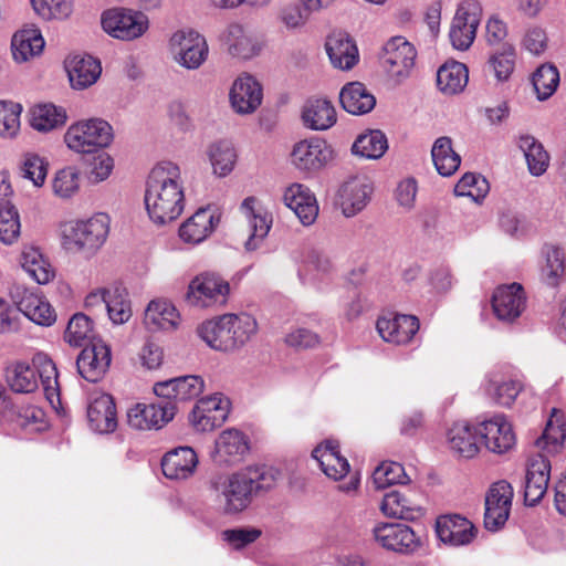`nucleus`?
<instances>
[{
    "label": "nucleus",
    "mask_w": 566,
    "mask_h": 566,
    "mask_svg": "<svg viewBox=\"0 0 566 566\" xmlns=\"http://www.w3.org/2000/svg\"><path fill=\"white\" fill-rule=\"evenodd\" d=\"M22 106L11 101H0V136L13 138L20 130Z\"/></svg>",
    "instance_id": "nucleus-57"
},
{
    "label": "nucleus",
    "mask_w": 566,
    "mask_h": 566,
    "mask_svg": "<svg viewBox=\"0 0 566 566\" xmlns=\"http://www.w3.org/2000/svg\"><path fill=\"white\" fill-rule=\"evenodd\" d=\"M66 111L51 103L39 104L30 109V125L42 133L51 132L65 124Z\"/></svg>",
    "instance_id": "nucleus-45"
},
{
    "label": "nucleus",
    "mask_w": 566,
    "mask_h": 566,
    "mask_svg": "<svg viewBox=\"0 0 566 566\" xmlns=\"http://www.w3.org/2000/svg\"><path fill=\"white\" fill-rule=\"evenodd\" d=\"M516 52L510 43H503L501 48L490 54L486 69L493 73L497 82H506L515 67Z\"/></svg>",
    "instance_id": "nucleus-49"
},
{
    "label": "nucleus",
    "mask_w": 566,
    "mask_h": 566,
    "mask_svg": "<svg viewBox=\"0 0 566 566\" xmlns=\"http://www.w3.org/2000/svg\"><path fill=\"white\" fill-rule=\"evenodd\" d=\"M20 264L29 276L39 284H48L54 277L52 265L38 248H23Z\"/></svg>",
    "instance_id": "nucleus-46"
},
{
    "label": "nucleus",
    "mask_w": 566,
    "mask_h": 566,
    "mask_svg": "<svg viewBox=\"0 0 566 566\" xmlns=\"http://www.w3.org/2000/svg\"><path fill=\"white\" fill-rule=\"evenodd\" d=\"M551 476V462L544 454L530 460L526 476L524 500L527 505H536L546 494Z\"/></svg>",
    "instance_id": "nucleus-26"
},
{
    "label": "nucleus",
    "mask_w": 566,
    "mask_h": 566,
    "mask_svg": "<svg viewBox=\"0 0 566 566\" xmlns=\"http://www.w3.org/2000/svg\"><path fill=\"white\" fill-rule=\"evenodd\" d=\"M419 319L413 315L396 314L377 319L376 328L380 337L395 345H407L419 331Z\"/></svg>",
    "instance_id": "nucleus-23"
},
{
    "label": "nucleus",
    "mask_w": 566,
    "mask_h": 566,
    "mask_svg": "<svg viewBox=\"0 0 566 566\" xmlns=\"http://www.w3.org/2000/svg\"><path fill=\"white\" fill-rule=\"evenodd\" d=\"M230 408V400L222 394L206 396L193 406L189 421L196 431L210 432L226 422Z\"/></svg>",
    "instance_id": "nucleus-12"
},
{
    "label": "nucleus",
    "mask_w": 566,
    "mask_h": 566,
    "mask_svg": "<svg viewBox=\"0 0 566 566\" xmlns=\"http://www.w3.org/2000/svg\"><path fill=\"white\" fill-rule=\"evenodd\" d=\"M149 218L158 224L176 220L185 208L181 171L172 161L158 163L150 171L145 192Z\"/></svg>",
    "instance_id": "nucleus-1"
},
{
    "label": "nucleus",
    "mask_w": 566,
    "mask_h": 566,
    "mask_svg": "<svg viewBox=\"0 0 566 566\" xmlns=\"http://www.w3.org/2000/svg\"><path fill=\"white\" fill-rule=\"evenodd\" d=\"M387 149L388 143L386 135L378 129L358 136L352 147L355 155L367 159H378Z\"/></svg>",
    "instance_id": "nucleus-52"
},
{
    "label": "nucleus",
    "mask_w": 566,
    "mask_h": 566,
    "mask_svg": "<svg viewBox=\"0 0 566 566\" xmlns=\"http://www.w3.org/2000/svg\"><path fill=\"white\" fill-rule=\"evenodd\" d=\"M373 186L366 177H353L339 189V206L346 217H354L369 202Z\"/></svg>",
    "instance_id": "nucleus-27"
},
{
    "label": "nucleus",
    "mask_w": 566,
    "mask_h": 566,
    "mask_svg": "<svg viewBox=\"0 0 566 566\" xmlns=\"http://www.w3.org/2000/svg\"><path fill=\"white\" fill-rule=\"evenodd\" d=\"M480 13L481 8L475 0H467L459 4L449 32L454 49L464 51L471 46L475 39Z\"/></svg>",
    "instance_id": "nucleus-14"
},
{
    "label": "nucleus",
    "mask_w": 566,
    "mask_h": 566,
    "mask_svg": "<svg viewBox=\"0 0 566 566\" xmlns=\"http://www.w3.org/2000/svg\"><path fill=\"white\" fill-rule=\"evenodd\" d=\"M57 369L53 360L44 353H36L32 364L22 359L9 361L4 367L6 382L18 394H31L41 381L44 395L52 407L60 403Z\"/></svg>",
    "instance_id": "nucleus-3"
},
{
    "label": "nucleus",
    "mask_w": 566,
    "mask_h": 566,
    "mask_svg": "<svg viewBox=\"0 0 566 566\" xmlns=\"http://www.w3.org/2000/svg\"><path fill=\"white\" fill-rule=\"evenodd\" d=\"M416 57L417 51L409 41L394 36L382 48L380 64L388 77L398 84L409 77Z\"/></svg>",
    "instance_id": "nucleus-11"
},
{
    "label": "nucleus",
    "mask_w": 566,
    "mask_h": 566,
    "mask_svg": "<svg viewBox=\"0 0 566 566\" xmlns=\"http://www.w3.org/2000/svg\"><path fill=\"white\" fill-rule=\"evenodd\" d=\"M399 490H392L384 495L380 509L387 516L415 521L422 516V509L418 501Z\"/></svg>",
    "instance_id": "nucleus-39"
},
{
    "label": "nucleus",
    "mask_w": 566,
    "mask_h": 566,
    "mask_svg": "<svg viewBox=\"0 0 566 566\" xmlns=\"http://www.w3.org/2000/svg\"><path fill=\"white\" fill-rule=\"evenodd\" d=\"M431 157L437 171L443 177L453 175L461 164V157L453 150L452 140L447 136L436 139Z\"/></svg>",
    "instance_id": "nucleus-47"
},
{
    "label": "nucleus",
    "mask_w": 566,
    "mask_h": 566,
    "mask_svg": "<svg viewBox=\"0 0 566 566\" xmlns=\"http://www.w3.org/2000/svg\"><path fill=\"white\" fill-rule=\"evenodd\" d=\"M436 532L441 542L454 547L470 544L476 535L474 525L460 515L439 517Z\"/></svg>",
    "instance_id": "nucleus-28"
},
{
    "label": "nucleus",
    "mask_w": 566,
    "mask_h": 566,
    "mask_svg": "<svg viewBox=\"0 0 566 566\" xmlns=\"http://www.w3.org/2000/svg\"><path fill=\"white\" fill-rule=\"evenodd\" d=\"M262 99V85L253 75L242 73L233 81L229 92V101L237 114L254 113L261 105Z\"/></svg>",
    "instance_id": "nucleus-18"
},
{
    "label": "nucleus",
    "mask_w": 566,
    "mask_h": 566,
    "mask_svg": "<svg viewBox=\"0 0 566 566\" xmlns=\"http://www.w3.org/2000/svg\"><path fill=\"white\" fill-rule=\"evenodd\" d=\"M249 227L251 229V234L245 242L247 250H255L259 244L264 240V238L269 234L273 218L269 212H263L258 216H252V219L248 221Z\"/></svg>",
    "instance_id": "nucleus-61"
},
{
    "label": "nucleus",
    "mask_w": 566,
    "mask_h": 566,
    "mask_svg": "<svg viewBox=\"0 0 566 566\" xmlns=\"http://www.w3.org/2000/svg\"><path fill=\"white\" fill-rule=\"evenodd\" d=\"M65 70L73 88L83 90L94 84L101 75V63L90 55H73L65 60Z\"/></svg>",
    "instance_id": "nucleus-34"
},
{
    "label": "nucleus",
    "mask_w": 566,
    "mask_h": 566,
    "mask_svg": "<svg viewBox=\"0 0 566 566\" xmlns=\"http://www.w3.org/2000/svg\"><path fill=\"white\" fill-rule=\"evenodd\" d=\"M219 217L209 208H200L179 228L180 239L189 244H199L214 230Z\"/></svg>",
    "instance_id": "nucleus-31"
},
{
    "label": "nucleus",
    "mask_w": 566,
    "mask_h": 566,
    "mask_svg": "<svg viewBox=\"0 0 566 566\" xmlns=\"http://www.w3.org/2000/svg\"><path fill=\"white\" fill-rule=\"evenodd\" d=\"M44 418L45 415L41 408L35 406H25L17 413L15 422L23 429L40 431L46 426Z\"/></svg>",
    "instance_id": "nucleus-64"
},
{
    "label": "nucleus",
    "mask_w": 566,
    "mask_h": 566,
    "mask_svg": "<svg viewBox=\"0 0 566 566\" xmlns=\"http://www.w3.org/2000/svg\"><path fill=\"white\" fill-rule=\"evenodd\" d=\"M106 312L114 324H124L132 316L130 303L127 292L123 287L108 289Z\"/></svg>",
    "instance_id": "nucleus-54"
},
{
    "label": "nucleus",
    "mask_w": 566,
    "mask_h": 566,
    "mask_svg": "<svg viewBox=\"0 0 566 566\" xmlns=\"http://www.w3.org/2000/svg\"><path fill=\"white\" fill-rule=\"evenodd\" d=\"M21 172L25 179L33 182L35 187H41L46 177V164L34 154H27L21 164Z\"/></svg>",
    "instance_id": "nucleus-62"
},
{
    "label": "nucleus",
    "mask_w": 566,
    "mask_h": 566,
    "mask_svg": "<svg viewBox=\"0 0 566 566\" xmlns=\"http://www.w3.org/2000/svg\"><path fill=\"white\" fill-rule=\"evenodd\" d=\"M249 451L247 436L234 428L223 430L214 443V459L219 463L234 464L240 462Z\"/></svg>",
    "instance_id": "nucleus-29"
},
{
    "label": "nucleus",
    "mask_w": 566,
    "mask_h": 566,
    "mask_svg": "<svg viewBox=\"0 0 566 566\" xmlns=\"http://www.w3.org/2000/svg\"><path fill=\"white\" fill-rule=\"evenodd\" d=\"M522 389V385L516 380L503 381L501 384L491 382L488 391L494 400L504 407H510Z\"/></svg>",
    "instance_id": "nucleus-63"
},
{
    "label": "nucleus",
    "mask_w": 566,
    "mask_h": 566,
    "mask_svg": "<svg viewBox=\"0 0 566 566\" xmlns=\"http://www.w3.org/2000/svg\"><path fill=\"white\" fill-rule=\"evenodd\" d=\"M45 42L41 31L35 25H27L17 31L11 41L13 60L17 63H24L38 55L44 49Z\"/></svg>",
    "instance_id": "nucleus-35"
},
{
    "label": "nucleus",
    "mask_w": 566,
    "mask_h": 566,
    "mask_svg": "<svg viewBox=\"0 0 566 566\" xmlns=\"http://www.w3.org/2000/svg\"><path fill=\"white\" fill-rule=\"evenodd\" d=\"M325 49L331 63L339 70H350L358 62L357 46L345 32H332L326 39Z\"/></svg>",
    "instance_id": "nucleus-32"
},
{
    "label": "nucleus",
    "mask_w": 566,
    "mask_h": 566,
    "mask_svg": "<svg viewBox=\"0 0 566 566\" xmlns=\"http://www.w3.org/2000/svg\"><path fill=\"white\" fill-rule=\"evenodd\" d=\"M180 322L175 305L167 300L151 301L144 315V323L149 331H174Z\"/></svg>",
    "instance_id": "nucleus-40"
},
{
    "label": "nucleus",
    "mask_w": 566,
    "mask_h": 566,
    "mask_svg": "<svg viewBox=\"0 0 566 566\" xmlns=\"http://www.w3.org/2000/svg\"><path fill=\"white\" fill-rule=\"evenodd\" d=\"M53 195L61 200L75 197L81 188V172L75 166L59 169L51 181Z\"/></svg>",
    "instance_id": "nucleus-50"
},
{
    "label": "nucleus",
    "mask_w": 566,
    "mask_h": 566,
    "mask_svg": "<svg viewBox=\"0 0 566 566\" xmlns=\"http://www.w3.org/2000/svg\"><path fill=\"white\" fill-rule=\"evenodd\" d=\"M258 332L256 319L245 313L224 314L201 323L198 336L212 349L229 352L248 343Z\"/></svg>",
    "instance_id": "nucleus-4"
},
{
    "label": "nucleus",
    "mask_w": 566,
    "mask_h": 566,
    "mask_svg": "<svg viewBox=\"0 0 566 566\" xmlns=\"http://www.w3.org/2000/svg\"><path fill=\"white\" fill-rule=\"evenodd\" d=\"M108 232V216L96 213L88 219L70 222L63 231V247L71 253L91 259L103 247Z\"/></svg>",
    "instance_id": "nucleus-5"
},
{
    "label": "nucleus",
    "mask_w": 566,
    "mask_h": 566,
    "mask_svg": "<svg viewBox=\"0 0 566 566\" xmlns=\"http://www.w3.org/2000/svg\"><path fill=\"white\" fill-rule=\"evenodd\" d=\"M479 436L485 448L497 454H503L515 444V433L512 424L503 415H495L479 423Z\"/></svg>",
    "instance_id": "nucleus-20"
},
{
    "label": "nucleus",
    "mask_w": 566,
    "mask_h": 566,
    "mask_svg": "<svg viewBox=\"0 0 566 566\" xmlns=\"http://www.w3.org/2000/svg\"><path fill=\"white\" fill-rule=\"evenodd\" d=\"M407 479L405 468L394 461L382 462L373 472V482L377 489H386L392 484H403Z\"/></svg>",
    "instance_id": "nucleus-56"
},
{
    "label": "nucleus",
    "mask_w": 566,
    "mask_h": 566,
    "mask_svg": "<svg viewBox=\"0 0 566 566\" xmlns=\"http://www.w3.org/2000/svg\"><path fill=\"white\" fill-rule=\"evenodd\" d=\"M205 388L206 384L201 376L187 375L155 384L154 392L158 398L171 401L177 407L179 401L197 398Z\"/></svg>",
    "instance_id": "nucleus-21"
},
{
    "label": "nucleus",
    "mask_w": 566,
    "mask_h": 566,
    "mask_svg": "<svg viewBox=\"0 0 566 566\" xmlns=\"http://www.w3.org/2000/svg\"><path fill=\"white\" fill-rule=\"evenodd\" d=\"M566 438V422L564 413L553 408L547 420L543 434L536 439L535 446L538 450L548 454L557 453Z\"/></svg>",
    "instance_id": "nucleus-42"
},
{
    "label": "nucleus",
    "mask_w": 566,
    "mask_h": 566,
    "mask_svg": "<svg viewBox=\"0 0 566 566\" xmlns=\"http://www.w3.org/2000/svg\"><path fill=\"white\" fill-rule=\"evenodd\" d=\"M489 191V184L485 178L475 174H464L458 181L454 192L460 197H470L474 201L483 199Z\"/></svg>",
    "instance_id": "nucleus-59"
},
{
    "label": "nucleus",
    "mask_w": 566,
    "mask_h": 566,
    "mask_svg": "<svg viewBox=\"0 0 566 566\" xmlns=\"http://www.w3.org/2000/svg\"><path fill=\"white\" fill-rule=\"evenodd\" d=\"M93 323L83 313H75L64 331V340L74 347H80L92 336Z\"/></svg>",
    "instance_id": "nucleus-55"
},
{
    "label": "nucleus",
    "mask_w": 566,
    "mask_h": 566,
    "mask_svg": "<svg viewBox=\"0 0 566 566\" xmlns=\"http://www.w3.org/2000/svg\"><path fill=\"white\" fill-rule=\"evenodd\" d=\"M532 83L539 101L551 97L559 84V72L552 64H543L534 72Z\"/></svg>",
    "instance_id": "nucleus-53"
},
{
    "label": "nucleus",
    "mask_w": 566,
    "mask_h": 566,
    "mask_svg": "<svg viewBox=\"0 0 566 566\" xmlns=\"http://www.w3.org/2000/svg\"><path fill=\"white\" fill-rule=\"evenodd\" d=\"M342 107L352 115H365L376 106L375 95L360 82H350L339 93Z\"/></svg>",
    "instance_id": "nucleus-38"
},
{
    "label": "nucleus",
    "mask_w": 566,
    "mask_h": 566,
    "mask_svg": "<svg viewBox=\"0 0 566 566\" xmlns=\"http://www.w3.org/2000/svg\"><path fill=\"white\" fill-rule=\"evenodd\" d=\"M87 420L97 433H109L117 428L116 407L113 397L105 392L91 395L87 406Z\"/></svg>",
    "instance_id": "nucleus-25"
},
{
    "label": "nucleus",
    "mask_w": 566,
    "mask_h": 566,
    "mask_svg": "<svg viewBox=\"0 0 566 566\" xmlns=\"http://www.w3.org/2000/svg\"><path fill=\"white\" fill-rule=\"evenodd\" d=\"M8 294L17 311L32 323L50 327L56 322V312L44 295L34 293L20 283H12L8 287Z\"/></svg>",
    "instance_id": "nucleus-8"
},
{
    "label": "nucleus",
    "mask_w": 566,
    "mask_h": 566,
    "mask_svg": "<svg viewBox=\"0 0 566 566\" xmlns=\"http://www.w3.org/2000/svg\"><path fill=\"white\" fill-rule=\"evenodd\" d=\"M450 449L462 458L471 459L479 453V426L467 421H457L447 433Z\"/></svg>",
    "instance_id": "nucleus-36"
},
{
    "label": "nucleus",
    "mask_w": 566,
    "mask_h": 566,
    "mask_svg": "<svg viewBox=\"0 0 566 566\" xmlns=\"http://www.w3.org/2000/svg\"><path fill=\"white\" fill-rule=\"evenodd\" d=\"M103 31L120 41H134L149 29L148 17L138 10L115 7L103 11L101 15Z\"/></svg>",
    "instance_id": "nucleus-7"
},
{
    "label": "nucleus",
    "mask_w": 566,
    "mask_h": 566,
    "mask_svg": "<svg viewBox=\"0 0 566 566\" xmlns=\"http://www.w3.org/2000/svg\"><path fill=\"white\" fill-rule=\"evenodd\" d=\"M207 155L216 176L226 177L234 169L237 151L230 142L219 140L211 144Z\"/></svg>",
    "instance_id": "nucleus-48"
},
{
    "label": "nucleus",
    "mask_w": 566,
    "mask_h": 566,
    "mask_svg": "<svg viewBox=\"0 0 566 566\" xmlns=\"http://www.w3.org/2000/svg\"><path fill=\"white\" fill-rule=\"evenodd\" d=\"M469 81V71L465 64L451 61L444 63L437 72V85L446 95L461 93Z\"/></svg>",
    "instance_id": "nucleus-43"
},
{
    "label": "nucleus",
    "mask_w": 566,
    "mask_h": 566,
    "mask_svg": "<svg viewBox=\"0 0 566 566\" xmlns=\"http://www.w3.org/2000/svg\"><path fill=\"white\" fill-rule=\"evenodd\" d=\"M38 15L44 20L65 19L72 12L70 0H31Z\"/></svg>",
    "instance_id": "nucleus-60"
},
{
    "label": "nucleus",
    "mask_w": 566,
    "mask_h": 566,
    "mask_svg": "<svg viewBox=\"0 0 566 566\" xmlns=\"http://www.w3.org/2000/svg\"><path fill=\"white\" fill-rule=\"evenodd\" d=\"M229 292V283L220 275L202 272L189 282L186 301L198 308L220 306L226 304Z\"/></svg>",
    "instance_id": "nucleus-9"
},
{
    "label": "nucleus",
    "mask_w": 566,
    "mask_h": 566,
    "mask_svg": "<svg viewBox=\"0 0 566 566\" xmlns=\"http://www.w3.org/2000/svg\"><path fill=\"white\" fill-rule=\"evenodd\" d=\"M169 49L174 61L189 71L200 69L209 55L206 38L195 30L175 32L170 38Z\"/></svg>",
    "instance_id": "nucleus-10"
},
{
    "label": "nucleus",
    "mask_w": 566,
    "mask_h": 566,
    "mask_svg": "<svg viewBox=\"0 0 566 566\" xmlns=\"http://www.w3.org/2000/svg\"><path fill=\"white\" fill-rule=\"evenodd\" d=\"M312 457L317 461L321 470L331 479L337 481L344 478L349 471V463L339 453V446L336 441L327 440L317 446Z\"/></svg>",
    "instance_id": "nucleus-37"
},
{
    "label": "nucleus",
    "mask_w": 566,
    "mask_h": 566,
    "mask_svg": "<svg viewBox=\"0 0 566 566\" xmlns=\"http://www.w3.org/2000/svg\"><path fill=\"white\" fill-rule=\"evenodd\" d=\"M302 120L310 129L326 130L337 120L336 109L328 99H308L302 109Z\"/></svg>",
    "instance_id": "nucleus-41"
},
{
    "label": "nucleus",
    "mask_w": 566,
    "mask_h": 566,
    "mask_svg": "<svg viewBox=\"0 0 566 566\" xmlns=\"http://www.w3.org/2000/svg\"><path fill=\"white\" fill-rule=\"evenodd\" d=\"M518 146L523 151L530 172L533 176L543 175L549 163V156L543 145L533 136H521Z\"/></svg>",
    "instance_id": "nucleus-51"
},
{
    "label": "nucleus",
    "mask_w": 566,
    "mask_h": 566,
    "mask_svg": "<svg viewBox=\"0 0 566 566\" xmlns=\"http://www.w3.org/2000/svg\"><path fill=\"white\" fill-rule=\"evenodd\" d=\"M280 472L271 467H248L230 474L221 485L220 503L226 514L245 511L253 499L276 484Z\"/></svg>",
    "instance_id": "nucleus-2"
},
{
    "label": "nucleus",
    "mask_w": 566,
    "mask_h": 566,
    "mask_svg": "<svg viewBox=\"0 0 566 566\" xmlns=\"http://www.w3.org/2000/svg\"><path fill=\"white\" fill-rule=\"evenodd\" d=\"M177 412L171 401L136 403L127 410L126 422L134 430H158L170 422Z\"/></svg>",
    "instance_id": "nucleus-13"
},
{
    "label": "nucleus",
    "mask_w": 566,
    "mask_h": 566,
    "mask_svg": "<svg viewBox=\"0 0 566 566\" xmlns=\"http://www.w3.org/2000/svg\"><path fill=\"white\" fill-rule=\"evenodd\" d=\"M114 139L112 125L97 117L81 119L71 124L64 143L73 153L88 155L108 147Z\"/></svg>",
    "instance_id": "nucleus-6"
},
{
    "label": "nucleus",
    "mask_w": 566,
    "mask_h": 566,
    "mask_svg": "<svg viewBox=\"0 0 566 566\" xmlns=\"http://www.w3.org/2000/svg\"><path fill=\"white\" fill-rule=\"evenodd\" d=\"M12 195V188L4 177L0 180V242L13 244L21 230L20 217L15 207L7 198Z\"/></svg>",
    "instance_id": "nucleus-30"
},
{
    "label": "nucleus",
    "mask_w": 566,
    "mask_h": 566,
    "mask_svg": "<svg viewBox=\"0 0 566 566\" xmlns=\"http://www.w3.org/2000/svg\"><path fill=\"white\" fill-rule=\"evenodd\" d=\"M198 465V457L193 449L180 447L167 452L161 460L163 473L170 480L190 478Z\"/></svg>",
    "instance_id": "nucleus-33"
},
{
    "label": "nucleus",
    "mask_w": 566,
    "mask_h": 566,
    "mask_svg": "<svg viewBox=\"0 0 566 566\" xmlns=\"http://www.w3.org/2000/svg\"><path fill=\"white\" fill-rule=\"evenodd\" d=\"M526 297L518 283L499 286L492 297V308L497 319L515 321L525 308Z\"/></svg>",
    "instance_id": "nucleus-24"
},
{
    "label": "nucleus",
    "mask_w": 566,
    "mask_h": 566,
    "mask_svg": "<svg viewBox=\"0 0 566 566\" xmlns=\"http://www.w3.org/2000/svg\"><path fill=\"white\" fill-rule=\"evenodd\" d=\"M291 156L297 169L315 172L333 159V149L323 138L312 137L296 143Z\"/></svg>",
    "instance_id": "nucleus-17"
},
{
    "label": "nucleus",
    "mask_w": 566,
    "mask_h": 566,
    "mask_svg": "<svg viewBox=\"0 0 566 566\" xmlns=\"http://www.w3.org/2000/svg\"><path fill=\"white\" fill-rule=\"evenodd\" d=\"M112 360L111 348L101 339L93 340L80 353L76 366L80 375L90 382L103 378Z\"/></svg>",
    "instance_id": "nucleus-19"
},
{
    "label": "nucleus",
    "mask_w": 566,
    "mask_h": 566,
    "mask_svg": "<svg viewBox=\"0 0 566 566\" xmlns=\"http://www.w3.org/2000/svg\"><path fill=\"white\" fill-rule=\"evenodd\" d=\"M375 542L387 551L409 554L420 546L411 527L400 523H379L373 530Z\"/></svg>",
    "instance_id": "nucleus-16"
},
{
    "label": "nucleus",
    "mask_w": 566,
    "mask_h": 566,
    "mask_svg": "<svg viewBox=\"0 0 566 566\" xmlns=\"http://www.w3.org/2000/svg\"><path fill=\"white\" fill-rule=\"evenodd\" d=\"M513 500V488L506 481L493 483L485 496V528L492 532L499 531L506 523Z\"/></svg>",
    "instance_id": "nucleus-15"
},
{
    "label": "nucleus",
    "mask_w": 566,
    "mask_h": 566,
    "mask_svg": "<svg viewBox=\"0 0 566 566\" xmlns=\"http://www.w3.org/2000/svg\"><path fill=\"white\" fill-rule=\"evenodd\" d=\"M282 200L303 226L308 227L316 221L319 207L314 192L307 186L298 182L287 186Z\"/></svg>",
    "instance_id": "nucleus-22"
},
{
    "label": "nucleus",
    "mask_w": 566,
    "mask_h": 566,
    "mask_svg": "<svg viewBox=\"0 0 566 566\" xmlns=\"http://www.w3.org/2000/svg\"><path fill=\"white\" fill-rule=\"evenodd\" d=\"M543 254L545 264L542 268V276L548 285L555 286L564 272L563 251L557 247L546 245Z\"/></svg>",
    "instance_id": "nucleus-58"
},
{
    "label": "nucleus",
    "mask_w": 566,
    "mask_h": 566,
    "mask_svg": "<svg viewBox=\"0 0 566 566\" xmlns=\"http://www.w3.org/2000/svg\"><path fill=\"white\" fill-rule=\"evenodd\" d=\"M222 40L232 56L248 60L259 52L252 36L240 24H230L224 31Z\"/></svg>",
    "instance_id": "nucleus-44"
}]
</instances>
